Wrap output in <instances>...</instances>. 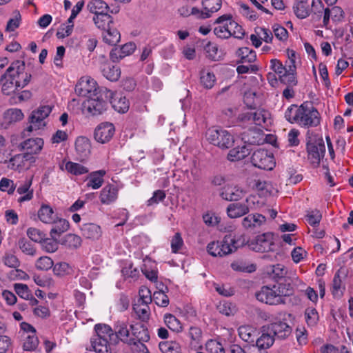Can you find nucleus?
Listing matches in <instances>:
<instances>
[{
  "label": "nucleus",
  "instance_id": "obj_38",
  "mask_svg": "<svg viewBox=\"0 0 353 353\" xmlns=\"http://www.w3.org/2000/svg\"><path fill=\"white\" fill-rule=\"evenodd\" d=\"M23 117L22 111L17 108L8 109L3 114V119L9 125L20 121L23 119Z\"/></svg>",
  "mask_w": 353,
  "mask_h": 353
},
{
  "label": "nucleus",
  "instance_id": "obj_4",
  "mask_svg": "<svg viewBox=\"0 0 353 353\" xmlns=\"http://www.w3.org/2000/svg\"><path fill=\"white\" fill-rule=\"evenodd\" d=\"M237 241L231 234L225 235L221 241H212L207 246L208 252L212 256L223 257L237 250Z\"/></svg>",
  "mask_w": 353,
  "mask_h": 353
},
{
  "label": "nucleus",
  "instance_id": "obj_12",
  "mask_svg": "<svg viewBox=\"0 0 353 353\" xmlns=\"http://www.w3.org/2000/svg\"><path fill=\"white\" fill-rule=\"evenodd\" d=\"M347 276V271L343 268H340L335 273L331 287L332 294L335 299H341L343 296L345 290L344 281Z\"/></svg>",
  "mask_w": 353,
  "mask_h": 353
},
{
  "label": "nucleus",
  "instance_id": "obj_35",
  "mask_svg": "<svg viewBox=\"0 0 353 353\" xmlns=\"http://www.w3.org/2000/svg\"><path fill=\"white\" fill-rule=\"evenodd\" d=\"M52 224H54V226L50 230V236H55L59 237L61 234L66 232L70 228L69 222L66 219L59 218L58 216L56 222L53 223Z\"/></svg>",
  "mask_w": 353,
  "mask_h": 353
},
{
  "label": "nucleus",
  "instance_id": "obj_27",
  "mask_svg": "<svg viewBox=\"0 0 353 353\" xmlns=\"http://www.w3.org/2000/svg\"><path fill=\"white\" fill-rule=\"evenodd\" d=\"M88 10L94 15L109 13L110 7L103 0H92L87 5Z\"/></svg>",
  "mask_w": 353,
  "mask_h": 353
},
{
  "label": "nucleus",
  "instance_id": "obj_17",
  "mask_svg": "<svg viewBox=\"0 0 353 353\" xmlns=\"http://www.w3.org/2000/svg\"><path fill=\"white\" fill-rule=\"evenodd\" d=\"M221 197L228 201H237L244 196V191L236 185H225L221 190Z\"/></svg>",
  "mask_w": 353,
  "mask_h": 353
},
{
  "label": "nucleus",
  "instance_id": "obj_18",
  "mask_svg": "<svg viewBox=\"0 0 353 353\" xmlns=\"http://www.w3.org/2000/svg\"><path fill=\"white\" fill-rule=\"evenodd\" d=\"M266 221V218L261 214H249L241 221L243 228L247 230H252L261 227Z\"/></svg>",
  "mask_w": 353,
  "mask_h": 353
},
{
  "label": "nucleus",
  "instance_id": "obj_53",
  "mask_svg": "<svg viewBox=\"0 0 353 353\" xmlns=\"http://www.w3.org/2000/svg\"><path fill=\"white\" fill-rule=\"evenodd\" d=\"M41 246L43 250H45L47 252H54L58 249V241L57 236H51L50 238H47L45 236V239H43L41 242Z\"/></svg>",
  "mask_w": 353,
  "mask_h": 353
},
{
  "label": "nucleus",
  "instance_id": "obj_32",
  "mask_svg": "<svg viewBox=\"0 0 353 353\" xmlns=\"http://www.w3.org/2000/svg\"><path fill=\"white\" fill-rule=\"evenodd\" d=\"M188 336L190 338V345L194 349L202 347L203 334L200 327L191 326L189 329Z\"/></svg>",
  "mask_w": 353,
  "mask_h": 353
},
{
  "label": "nucleus",
  "instance_id": "obj_36",
  "mask_svg": "<svg viewBox=\"0 0 353 353\" xmlns=\"http://www.w3.org/2000/svg\"><path fill=\"white\" fill-rule=\"evenodd\" d=\"M268 274L274 280L284 278L287 273V268L282 264H276L267 267Z\"/></svg>",
  "mask_w": 353,
  "mask_h": 353
},
{
  "label": "nucleus",
  "instance_id": "obj_28",
  "mask_svg": "<svg viewBox=\"0 0 353 353\" xmlns=\"http://www.w3.org/2000/svg\"><path fill=\"white\" fill-rule=\"evenodd\" d=\"M32 185V179H26L24 182L21 183L17 188V192L19 194H24L18 199L19 203H23L26 201H30L33 197V190L30 189Z\"/></svg>",
  "mask_w": 353,
  "mask_h": 353
},
{
  "label": "nucleus",
  "instance_id": "obj_59",
  "mask_svg": "<svg viewBox=\"0 0 353 353\" xmlns=\"http://www.w3.org/2000/svg\"><path fill=\"white\" fill-rule=\"evenodd\" d=\"M205 350L208 353H225L221 343L216 340H209L205 343Z\"/></svg>",
  "mask_w": 353,
  "mask_h": 353
},
{
  "label": "nucleus",
  "instance_id": "obj_54",
  "mask_svg": "<svg viewBox=\"0 0 353 353\" xmlns=\"http://www.w3.org/2000/svg\"><path fill=\"white\" fill-rule=\"evenodd\" d=\"M295 15L301 19L307 18L310 15V10L306 3H296L293 6Z\"/></svg>",
  "mask_w": 353,
  "mask_h": 353
},
{
  "label": "nucleus",
  "instance_id": "obj_8",
  "mask_svg": "<svg viewBox=\"0 0 353 353\" xmlns=\"http://www.w3.org/2000/svg\"><path fill=\"white\" fill-rule=\"evenodd\" d=\"M251 162L254 167L266 170H272L276 165L273 154L264 149L254 151L251 157Z\"/></svg>",
  "mask_w": 353,
  "mask_h": 353
},
{
  "label": "nucleus",
  "instance_id": "obj_6",
  "mask_svg": "<svg viewBox=\"0 0 353 353\" xmlns=\"http://www.w3.org/2000/svg\"><path fill=\"white\" fill-rule=\"evenodd\" d=\"M207 140L221 149L230 148L234 143L233 136L223 129L210 128L205 134Z\"/></svg>",
  "mask_w": 353,
  "mask_h": 353
},
{
  "label": "nucleus",
  "instance_id": "obj_62",
  "mask_svg": "<svg viewBox=\"0 0 353 353\" xmlns=\"http://www.w3.org/2000/svg\"><path fill=\"white\" fill-rule=\"evenodd\" d=\"M15 292L22 299H27L31 298V291L28 286L23 283H15L14 285Z\"/></svg>",
  "mask_w": 353,
  "mask_h": 353
},
{
  "label": "nucleus",
  "instance_id": "obj_45",
  "mask_svg": "<svg viewBox=\"0 0 353 353\" xmlns=\"http://www.w3.org/2000/svg\"><path fill=\"white\" fill-rule=\"evenodd\" d=\"M112 105L113 108L120 113H125L128 112L130 107L129 101L126 99L125 97H117L114 98L112 101Z\"/></svg>",
  "mask_w": 353,
  "mask_h": 353
},
{
  "label": "nucleus",
  "instance_id": "obj_51",
  "mask_svg": "<svg viewBox=\"0 0 353 353\" xmlns=\"http://www.w3.org/2000/svg\"><path fill=\"white\" fill-rule=\"evenodd\" d=\"M81 238L79 236L70 233L62 239V244L69 248H77L81 245Z\"/></svg>",
  "mask_w": 353,
  "mask_h": 353
},
{
  "label": "nucleus",
  "instance_id": "obj_52",
  "mask_svg": "<svg viewBox=\"0 0 353 353\" xmlns=\"http://www.w3.org/2000/svg\"><path fill=\"white\" fill-rule=\"evenodd\" d=\"M231 268L233 270L241 272L251 273L256 270V267L253 264L248 265L242 261H234L231 263Z\"/></svg>",
  "mask_w": 353,
  "mask_h": 353
},
{
  "label": "nucleus",
  "instance_id": "obj_19",
  "mask_svg": "<svg viewBox=\"0 0 353 353\" xmlns=\"http://www.w3.org/2000/svg\"><path fill=\"white\" fill-rule=\"evenodd\" d=\"M243 143L248 145H260L263 142L262 131L256 128H250L241 134Z\"/></svg>",
  "mask_w": 353,
  "mask_h": 353
},
{
  "label": "nucleus",
  "instance_id": "obj_50",
  "mask_svg": "<svg viewBox=\"0 0 353 353\" xmlns=\"http://www.w3.org/2000/svg\"><path fill=\"white\" fill-rule=\"evenodd\" d=\"M65 170L74 175H81L88 172V169L86 167L72 161L66 163Z\"/></svg>",
  "mask_w": 353,
  "mask_h": 353
},
{
  "label": "nucleus",
  "instance_id": "obj_25",
  "mask_svg": "<svg viewBox=\"0 0 353 353\" xmlns=\"http://www.w3.org/2000/svg\"><path fill=\"white\" fill-rule=\"evenodd\" d=\"M238 332L240 338L250 345L255 342L259 335L258 330L249 325L240 326L238 329Z\"/></svg>",
  "mask_w": 353,
  "mask_h": 353
},
{
  "label": "nucleus",
  "instance_id": "obj_46",
  "mask_svg": "<svg viewBox=\"0 0 353 353\" xmlns=\"http://www.w3.org/2000/svg\"><path fill=\"white\" fill-rule=\"evenodd\" d=\"M39 345V339L36 334L23 336V349L25 351H34Z\"/></svg>",
  "mask_w": 353,
  "mask_h": 353
},
{
  "label": "nucleus",
  "instance_id": "obj_39",
  "mask_svg": "<svg viewBox=\"0 0 353 353\" xmlns=\"http://www.w3.org/2000/svg\"><path fill=\"white\" fill-rule=\"evenodd\" d=\"M105 174V171L103 170L92 172L90 174V179L87 185L94 190L99 188L103 183V176Z\"/></svg>",
  "mask_w": 353,
  "mask_h": 353
},
{
  "label": "nucleus",
  "instance_id": "obj_31",
  "mask_svg": "<svg viewBox=\"0 0 353 353\" xmlns=\"http://www.w3.org/2000/svg\"><path fill=\"white\" fill-rule=\"evenodd\" d=\"M91 343L96 353H112L110 345L112 343L109 340L103 338H92Z\"/></svg>",
  "mask_w": 353,
  "mask_h": 353
},
{
  "label": "nucleus",
  "instance_id": "obj_56",
  "mask_svg": "<svg viewBox=\"0 0 353 353\" xmlns=\"http://www.w3.org/2000/svg\"><path fill=\"white\" fill-rule=\"evenodd\" d=\"M306 322L310 326H314L319 321V314L314 307H307L305 311Z\"/></svg>",
  "mask_w": 353,
  "mask_h": 353
},
{
  "label": "nucleus",
  "instance_id": "obj_20",
  "mask_svg": "<svg viewBox=\"0 0 353 353\" xmlns=\"http://www.w3.org/2000/svg\"><path fill=\"white\" fill-rule=\"evenodd\" d=\"M75 150L81 161L87 159L90 154L91 144L90 140L85 137H79L75 141Z\"/></svg>",
  "mask_w": 353,
  "mask_h": 353
},
{
  "label": "nucleus",
  "instance_id": "obj_30",
  "mask_svg": "<svg viewBox=\"0 0 353 353\" xmlns=\"http://www.w3.org/2000/svg\"><path fill=\"white\" fill-rule=\"evenodd\" d=\"M92 21L97 28L104 31L114 23L112 17L109 14L94 15Z\"/></svg>",
  "mask_w": 353,
  "mask_h": 353
},
{
  "label": "nucleus",
  "instance_id": "obj_1",
  "mask_svg": "<svg viewBox=\"0 0 353 353\" xmlns=\"http://www.w3.org/2000/svg\"><path fill=\"white\" fill-rule=\"evenodd\" d=\"M285 119L290 123H296L305 128L318 126L321 123V115L316 108L308 102L301 105L292 104L285 112Z\"/></svg>",
  "mask_w": 353,
  "mask_h": 353
},
{
  "label": "nucleus",
  "instance_id": "obj_44",
  "mask_svg": "<svg viewBox=\"0 0 353 353\" xmlns=\"http://www.w3.org/2000/svg\"><path fill=\"white\" fill-rule=\"evenodd\" d=\"M160 285H161L162 288H160L159 291L154 292L153 300L157 305L167 307L169 304V298L165 294V291L163 290V288L165 290H168V287L164 286L162 283H161Z\"/></svg>",
  "mask_w": 353,
  "mask_h": 353
},
{
  "label": "nucleus",
  "instance_id": "obj_9",
  "mask_svg": "<svg viewBox=\"0 0 353 353\" xmlns=\"http://www.w3.org/2000/svg\"><path fill=\"white\" fill-rule=\"evenodd\" d=\"M249 245L252 250L258 252H272L276 247L274 242V235L271 232L258 235Z\"/></svg>",
  "mask_w": 353,
  "mask_h": 353
},
{
  "label": "nucleus",
  "instance_id": "obj_55",
  "mask_svg": "<svg viewBox=\"0 0 353 353\" xmlns=\"http://www.w3.org/2000/svg\"><path fill=\"white\" fill-rule=\"evenodd\" d=\"M216 309L219 313L228 316L234 315L236 312L235 307L228 301L220 302L216 306Z\"/></svg>",
  "mask_w": 353,
  "mask_h": 353
},
{
  "label": "nucleus",
  "instance_id": "obj_26",
  "mask_svg": "<svg viewBox=\"0 0 353 353\" xmlns=\"http://www.w3.org/2000/svg\"><path fill=\"white\" fill-rule=\"evenodd\" d=\"M251 150L247 145L235 147L229 151L227 158L230 161L242 160L250 154Z\"/></svg>",
  "mask_w": 353,
  "mask_h": 353
},
{
  "label": "nucleus",
  "instance_id": "obj_40",
  "mask_svg": "<svg viewBox=\"0 0 353 353\" xmlns=\"http://www.w3.org/2000/svg\"><path fill=\"white\" fill-rule=\"evenodd\" d=\"M103 75L111 81H117L121 76L120 68L110 64L104 65L102 69Z\"/></svg>",
  "mask_w": 353,
  "mask_h": 353
},
{
  "label": "nucleus",
  "instance_id": "obj_58",
  "mask_svg": "<svg viewBox=\"0 0 353 353\" xmlns=\"http://www.w3.org/2000/svg\"><path fill=\"white\" fill-rule=\"evenodd\" d=\"M28 236L33 241L40 243L45 239L46 234L35 228H30L27 230Z\"/></svg>",
  "mask_w": 353,
  "mask_h": 353
},
{
  "label": "nucleus",
  "instance_id": "obj_16",
  "mask_svg": "<svg viewBox=\"0 0 353 353\" xmlns=\"http://www.w3.org/2000/svg\"><path fill=\"white\" fill-rule=\"evenodd\" d=\"M250 199V197H248L245 202H236L228 205L226 209L227 215L230 219H236L248 214L250 210L248 204Z\"/></svg>",
  "mask_w": 353,
  "mask_h": 353
},
{
  "label": "nucleus",
  "instance_id": "obj_49",
  "mask_svg": "<svg viewBox=\"0 0 353 353\" xmlns=\"http://www.w3.org/2000/svg\"><path fill=\"white\" fill-rule=\"evenodd\" d=\"M201 83L207 89L212 88L216 81V77L213 72L205 70L201 71L200 77Z\"/></svg>",
  "mask_w": 353,
  "mask_h": 353
},
{
  "label": "nucleus",
  "instance_id": "obj_37",
  "mask_svg": "<svg viewBox=\"0 0 353 353\" xmlns=\"http://www.w3.org/2000/svg\"><path fill=\"white\" fill-rule=\"evenodd\" d=\"M133 310L137 318L142 321H147L149 319L150 309L148 304L137 302L133 305Z\"/></svg>",
  "mask_w": 353,
  "mask_h": 353
},
{
  "label": "nucleus",
  "instance_id": "obj_48",
  "mask_svg": "<svg viewBox=\"0 0 353 353\" xmlns=\"http://www.w3.org/2000/svg\"><path fill=\"white\" fill-rule=\"evenodd\" d=\"M221 0H202L203 8L205 12L210 13V17L221 9Z\"/></svg>",
  "mask_w": 353,
  "mask_h": 353
},
{
  "label": "nucleus",
  "instance_id": "obj_47",
  "mask_svg": "<svg viewBox=\"0 0 353 353\" xmlns=\"http://www.w3.org/2000/svg\"><path fill=\"white\" fill-rule=\"evenodd\" d=\"M162 353H181L180 345L174 341H163L159 344Z\"/></svg>",
  "mask_w": 353,
  "mask_h": 353
},
{
  "label": "nucleus",
  "instance_id": "obj_24",
  "mask_svg": "<svg viewBox=\"0 0 353 353\" xmlns=\"http://www.w3.org/2000/svg\"><path fill=\"white\" fill-rule=\"evenodd\" d=\"M38 217L46 224H52L57 220V214L48 205H42L38 211Z\"/></svg>",
  "mask_w": 353,
  "mask_h": 353
},
{
  "label": "nucleus",
  "instance_id": "obj_23",
  "mask_svg": "<svg viewBox=\"0 0 353 353\" xmlns=\"http://www.w3.org/2000/svg\"><path fill=\"white\" fill-rule=\"evenodd\" d=\"M130 329L132 334L137 342H148L150 340V334L148 330L143 323H137L131 325Z\"/></svg>",
  "mask_w": 353,
  "mask_h": 353
},
{
  "label": "nucleus",
  "instance_id": "obj_7",
  "mask_svg": "<svg viewBox=\"0 0 353 353\" xmlns=\"http://www.w3.org/2000/svg\"><path fill=\"white\" fill-rule=\"evenodd\" d=\"M102 91L90 97L83 103V110L91 116H99L106 111L108 102Z\"/></svg>",
  "mask_w": 353,
  "mask_h": 353
},
{
  "label": "nucleus",
  "instance_id": "obj_41",
  "mask_svg": "<svg viewBox=\"0 0 353 353\" xmlns=\"http://www.w3.org/2000/svg\"><path fill=\"white\" fill-rule=\"evenodd\" d=\"M97 334L92 338H103L109 340L112 343V336L113 335V330L110 326L105 324H97L94 326Z\"/></svg>",
  "mask_w": 353,
  "mask_h": 353
},
{
  "label": "nucleus",
  "instance_id": "obj_15",
  "mask_svg": "<svg viewBox=\"0 0 353 353\" xmlns=\"http://www.w3.org/2000/svg\"><path fill=\"white\" fill-rule=\"evenodd\" d=\"M115 132L112 123L105 122L99 124L95 129L94 137L95 140L101 143H105L110 141Z\"/></svg>",
  "mask_w": 353,
  "mask_h": 353
},
{
  "label": "nucleus",
  "instance_id": "obj_21",
  "mask_svg": "<svg viewBox=\"0 0 353 353\" xmlns=\"http://www.w3.org/2000/svg\"><path fill=\"white\" fill-rule=\"evenodd\" d=\"M118 197V188L113 184L106 185L101 191L99 199L103 204L109 205Z\"/></svg>",
  "mask_w": 353,
  "mask_h": 353
},
{
  "label": "nucleus",
  "instance_id": "obj_43",
  "mask_svg": "<svg viewBox=\"0 0 353 353\" xmlns=\"http://www.w3.org/2000/svg\"><path fill=\"white\" fill-rule=\"evenodd\" d=\"M164 323L173 332H180L182 331L181 323L172 314L167 313L164 315Z\"/></svg>",
  "mask_w": 353,
  "mask_h": 353
},
{
  "label": "nucleus",
  "instance_id": "obj_57",
  "mask_svg": "<svg viewBox=\"0 0 353 353\" xmlns=\"http://www.w3.org/2000/svg\"><path fill=\"white\" fill-rule=\"evenodd\" d=\"M18 245L20 250L26 254L34 256L36 254V250L33 245L25 238H21L19 240Z\"/></svg>",
  "mask_w": 353,
  "mask_h": 353
},
{
  "label": "nucleus",
  "instance_id": "obj_63",
  "mask_svg": "<svg viewBox=\"0 0 353 353\" xmlns=\"http://www.w3.org/2000/svg\"><path fill=\"white\" fill-rule=\"evenodd\" d=\"M279 80L282 83L290 87H294L298 83L295 74L292 72L288 73L287 71L280 75Z\"/></svg>",
  "mask_w": 353,
  "mask_h": 353
},
{
  "label": "nucleus",
  "instance_id": "obj_34",
  "mask_svg": "<svg viewBox=\"0 0 353 353\" xmlns=\"http://www.w3.org/2000/svg\"><path fill=\"white\" fill-rule=\"evenodd\" d=\"M263 329V327H262ZM274 341L273 335L268 332H264L262 330V334L256 339L254 343L258 345L260 348H262L265 352H268L267 350L270 347Z\"/></svg>",
  "mask_w": 353,
  "mask_h": 353
},
{
  "label": "nucleus",
  "instance_id": "obj_22",
  "mask_svg": "<svg viewBox=\"0 0 353 353\" xmlns=\"http://www.w3.org/2000/svg\"><path fill=\"white\" fill-rule=\"evenodd\" d=\"M43 140L41 138L28 139L21 143L18 146L20 151H30L39 154L43 147Z\"/></svg>",
  "mask_w": 353,
  "mask_h": 353
},
{
  "label": "nucleus",
  "instance_id": "obj_29",
  "mask_svg": "<svg viewBox=\"0 0 353 353\" xmlns=\"http://www.w3.org/2000/svg\"><path fill=\"white\" fill-rule=\"evenodd\" d=\"M81 231L84 237L90 239H99L101 233V228L99 225L91 223L83 224L81 228Z\"/></svg>",
  "mask_w": 353,
  "mask_h": 353
},
{
  "label": "nucleus",
  "instance_id": "obj_33",
  "mask_svg": "<svg viewBox=\"0 0 353 353\" xmlns=\"http://www.w3.org/2000/svg\"><path fill=\"white\" fill-rule=\"evenodd\" d=\"M102 34L103 41L110 46L116 45L121 39L119 32L112 26L103 31Z\"/></svg>",
  "mask_w": 353,
  "mask_h": 353
},
{
  "label": "nucleus",
  "instance_id": "obj_2",
  "mask_svg": "<svg viewBox=\"0 0 353 353\" xmlns=\"http://www.w3.org/2000/svg\"><path fill=\"white\" fill-rule=\"evenodd\" d=\"M23 61L13 62L6 70L1 79L2 92L9 95L14 93L18 88H24L30 81L31 74L24 72Z\"/></svg>",
  "mask_w": 353,
  "mask_h": 353
},
{
  "label": "nucleus",
  "instance_id": "obj_42",
  "mask_svg": "<svg viewBox=\"0 0 353 353\" xmlns=\"http://www.w3.org/2000/svg\"><path fill=\"white\" fill-rule=\"evenodd\" d=\"M239 56L241 57L239 63H251L254 62L256 59L255 51L247 47L239 49Z\"/></svg>",
  "mask_w": 353,
  "mask_h": 353
},
{
  "label": "nucleus",
  "instance_id": "obj_64",
  "mask_svg": "<svg viewBox=\"0 0 353 353\" xmlns=\"http://www.w3.org/2000/svg\"><path fill=\"white\" fill-rule=\"evenodd\" d=\"M243 101L249 109L254 110L257 108L258 103L256 101V93L254 92H246L244 94Z\"/></svg>",
  "mask_w": 353,
  "mask_h": 353
},
{
  "label": "nucleus",
  "instance_id": "obj_11",
  "mask_svg": "<svg viewBox=\"0 0 353 353\" xmlns=\"http://www.w3.org/2000/svg\"><path fill=\"white\" fill-rule=\"evenodd\" d=\"M74 90L77 95L88 97V99L101 91L97 87L96 81L89 77L81 78L76 84Z\"/></svg>",
  "mask_w": 353,
  "mask_h": 353
},
{
  "label": "nucleus",
  "instance_id": "obj_5",
  "mask_svg": "<svg viewBox=\"0 0 353 353\" xmlns=\"http://www.w3.org/2000/svg\"><path fill=\"white\" fill-rule=\"evenodd\" d=\"M307 159L314 167L319 165L321 159L324 157L325 145L321 137H310L307 141Z\"/></svg>",
  "mask_w": 353,
  "mask_h": 353
},
{
  "label": "nucleus",
  "instance_id": "obj_10",
  "mask_svg": "<svg viewBox=\"0 0 353 353\" xmlns=\"http://www.w3.org/2000/svg\"><path fill=\"white\" fill-rule=\"evenodd\" d=\"M52 111L49 105L41 106L36 110L32 111L30 117L29 122L30 125L26 128L28 132L39 130L46 125L44 119L48 117Z\"/></svg>",
  "mask_w": 353,
  "mask_h": 353
},
{
  "label": "nucleus",
  "instance_id": "obj_3",
  "mask_svg": "<svg viewBox=\"0 0 353 353\" xmlns=\"http://www.w3.org/2000/svg\"><path fill=\"white\" fill-rule=\"evenodd\" d=\"M292 288L290 283H278L272 287L264 285L255 294L256 299L269 305L285 303L284 297L292 293Z\"/></svg>",
  "mask_w": 353,
  "mask_h": 353
},
{
  "label": "nucleus",
  "instance_id": "obj_14",
  "mask_svg": "<svg viewBox=\"0 0 353 353\" xmlns=\"http://www.w3.org/2000/svg\"><path fill=\"white\" fill-rule=\"evenodd\" d=\"M114 333L112 336V343L117 345L119 341L132 345L134 339L130 336V330L125 322L118 321L114 325Z\"/></svg>",
  "mask_w": 353,
  "mask_h": 353
},
{
  "label": "nucleus",
  "instance_id": "obj_60",
  "mask_svg": "<svg viewBox=\"0 0 353 353\" xmlns=\"http://www.w3.org/2000/svg\"><path fill=\"white\" fill-rule=\"evenodd\" d=\"M54 265V262L49 256H41L36 261L35 266L40 270H48Z\"/></svg>",
  "mask_w": 353,
  "mask_h": 353
},
{
  "label": "nucleus",
  "instance_id": "obj_13",
  "mask_svg": "<svg viewBox=\"0 0 353 353\" xmlns=\"http://www.w3.org/2000/svg\"><path fill=\"white\" fill-rule=\"evenodd\" d=\"M292 327L285 322L278 321L263 326V331L270 332L273 337L279 339L288 338L292 333Z\"/></svg>",
  "mask_w": 353,
  "mask_h": 353
},
{
  "label": "nucleus",
  "instance_id": "obj_61",
  "mask_svg": "<svg viewBox=\"0 0 353 353\" xmlns=\"http://www.w3.org/2000/svg\"><path fill=\"white\" fill-rule=\"evenodd\" d=\"M230 33L231 37H234L237 39H242L245 34L244 30L241 26H239L236 21H230L228 23Z\"/></svg>",
  "mask_w": 353,
  "mask_h": 353
}]
</instances>
